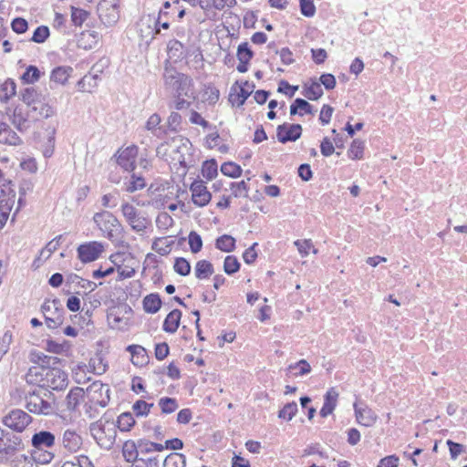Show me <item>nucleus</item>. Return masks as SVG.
<instances>
[{"label": "nucleus", "instance_id": "nucleus-23", "mask_svg": "<svg viewBox=\"0 0 467 467\" xmlns=\"http://www.w3.org/2000/svg\"><path fill=\"white\" fill-rule=\"evenodd\" d=\"M240 91L234 95L230 94L229 100L233 104H236L237 106H242L248 99V97L253 93L254 85L252 82L244 81L240 85Z\"/></svg>", "mask_w": 467, "mask_h": 467}, {"label": "nucleus", "instance_id": "nucleus-64", "mask_svg": "<svg viewBox=\"0 0 467 467\" xmlns=\"http://www.w3.org/2000/svg\"><path fill=\"white\" fill-rule=\"evenodd\" d=\"M12 342V334L10 331H5L0 338V360L3 356L7 353L9 346Z\"/></svg>", "mask_w": 467, "mask_h": 467}, {"label": "nucleus", "instance_id": "nucleus-1", "mask_svg": "<svg viewBox=\"0 0 467 467\" xmlns=\"http://www.w3.org/2000/svg\"><path fill=\"white\" fill-rule=\"evenodd\" d=\"M26 379L29 384L54 390L64 389L68 383L67 373L56 367L50 368L31 367L26 375Z\"/></svg>", "mask_w": 467, "mask_h": 467}, {"label": "nucleus", "instance_id": "nucleus-4", "mask_svg": "<svg viewBox=\"0 0 467 467\" xmlns=\"http://www.w3.org/2000/svg\"><path fill=\"white\" fill-rule=\"evenodd\" d=\"M89 431L91 436L100 448L105 450L112 448L117 435L114 421L100 419L99 420L91 423Z\"/></svg>", "mask_w": 467, "mask_h": 467}, {"label": "nucleus", "instance_id": "nucleus-61", "mask_svg": "<svg viewBox=\"0 0 467 467\" xmlns=\"http://www.w3.org/2000/svg\"><path fill=\"white\" fill-rule=\"evenodd\" d=\"M300 11L303 16L312 17L316 14V6L313 0H300Z\"/></svg>", "mask_w": 467, "mask_h": 467}, {"label": "nucleus", "instance_id": "nucleus-49", "mask_svg": "<svg viewBox=\"0 0 467 467\" xmlns=\"http://www.w3.org/2000/svg\"><path fill=\"white\" fill-rule=\"evenodd\" d=\"M173 223L172 217L166 212L160 213L156 218V226L161 230H168Z\"/></svg>", "mask_w": 467, "mask_h": 467}, {"label": "nucleus", "instance_id": "nucleus-48", "mask_svg": "<svg viewBox=\"0 0 467 467\" xmlns=\"http://www.w3.org/2000/svg\"><path fill=\"white\" fill-rule=\"evenodd\" d=\"M221 171L223 174L232 178H237L242 174L241 167L234 162H224L221 166Z\"/></svg>", "mask_w": 467, "mask_h": 467}, {"label": "nucleus", "instance_id": "nucleus-43", "mask_svg": "<svg viewBox=\"0 0 467 467\" xmlns=\"http://www.w3.org/2000/svg\"><path fill=\"white\" fill-rule=\"evenodd\" d=\"M217 163L214 160L206 161L202 164V174L208 181L217 176Z\"/></svg>", "mask_w": 467, "mask_h": 467}, {"label": "nucleus", "instance_id": "nucleus-35", "mask_svg": "<svg viewBox=\"0 0 467 467\" xmlns=\"http://www.w3.org/2000/svg\"><path fill=\"white\" fill-rule=\"evenodd\" d=\"M215 245L217 249L229 253L235 248V239L229 234H223L217 238Z\"/></svg>", "mask_w": 467, "mask_h": 467}, {"label": "nucleus", "instance_id": "nucleus-3", "mask_svg": "<svg viewBox=\"0 0 467 467\" xmlns=\"http://www.w3.org/2000/svg\"><path fill=\"white\" fill-rule=\"evenodd\" d=\"M163 78L166 88L173 92L176 97L195 98L192 80L189 77L173 69H166Z\"/></svg>", "mask_w": 467, "mask_h": 467}, {"label": "nucleus", "instance_id": "nucleus-25", "mask_svg": "<svg viewBox=\"0 0 467 467\" xmlns=\"http://www.w3.org/2000/svg\"><path fill=\"white\" fill-rule=\"evenodd\" d=\"M27 113L25 114L20 108H16L12 116L13 125L21 132L26 131L30 128V120Z\"/></svg>", "mask_w": 467, "mask_h": 467}, {"label": "nucleus", "instance_id": "nucleus-31", "mask_svg": "<svg viewBox=\"0 0 467 467\" xmlns=\"http://www.w3.org/2000/svg\"><path fill=\"white\" fill-rule=\"evenodd\" d=\"M161 306V300L158 294H150L143 299V309L146 313L155 314Z\"/></svg>", "mask_w": 467, "mask_h": 467}, {"label": "nucleus", "instance_id": "nucleus-56", "mask_svg": "<svg viewBox=\"0 0 467 467\" xmlns=\"http://www.w3.org/2000/svg\"><path fill=\"white\" fill-rule=\"evenodd\" d=\"M188 239H189V245H190V249H191L192 253L197 254L198 252H200L202 250V240L199 234H197L194 231H192L189 234Z\"/></svg>", "mask_w": 467, "mask_h": 467}, {"label": "nucleus", "instance_id": "nucleus-18", "mask_svg": "<svg viewBox=\"0 0 467 467\" xmlns=\"http://www.w3.org/2000/svg\"><path fill=\"white\" fill-rule=\"evenodd\" d=\"M56 114V109L53 106L41 99L35 104L30 109L27 110V115L35 120H41L48 119Z\"/></svg>", "mask_w": 467, "mask_h": 467}, {"label": "nucleus", "instance_id": "nucleus-38", "mask_svg": "<svg viewBox=\"0 0 467 467\" xmlns=\"http://www.w3.org/2000/svg\"><path fill=\"white\" fill-rule=\"evenodd\" d=\"M125 191L128 192H134L136 191L141 190L146 186L145 180L141 176H137L136 174H132L130 179L124 183Z\"/></svg>", "mask_w": 467, "mask_h": 467}, {"label": "nucleus", "instance_id": "nucleus-21", "mask_svg": "<svg viewBox=\"0 0 467 467\" xmlns=\"http://www.w3.org/2000/svg\"><path fill=\"white\" fill-rule=\"evenodd\" d=\"M338 396L339 394L335 388H330L327 391L324 397L323 407L321 408L319 412L323 418L327 417L334 411L337 404Z\"/></svg>", "mask_w": 467, "mask_h": 467}, {"label": "nucleus", "instance_id": "nucleus-58", "mask_svg": "<svg viewBox=\"0 0 467 467\" xmlns=\"http://www.w3.org/2000/svg\"><path fill=\"white\" fill-rule=\"evenodd\" d=\"M97 75L85 76L78 81V85L82 91L91 92V88L97 86Z\"/></svg>", "mask_w": 467, "mask_h": 467}, {"label": "nucleus", "instance_id": "nucleus-60", "mask_svg": "<svg viewBox=\"0 0 467 467\" xmlns=\"http://www.w3.org/2000/svg\"><path fill=\"white\" fill-rule=\"evenodd\" d=\"M294 244L302 257H306L311 248H313V243L310 239L296 240L294 242Z\"/></svg>", "mask_w": 467, "mask_h": 467}, {"label": "nucleus", "instance_id": "nucleus-26", "mask_svg": "<svg viewBox=\"0 0 467 467\" xmlns=\"http://www.w3.org/2000/svg\"><path fill=\"white\" fill-rule=\"evenodd\" d=\"M127 351L131 355V362L135 366H143L147 363L148 356L146 349L140 345H130L127 347Z\"/></svg>", "mask_w": 467, "mask_h": 467}, {"label": "nucleus", "instance_id": "nucleus-46", "mask_svg": "<svg viewBox=\"0 0 467 467\" xmlns=\"http://www.w3.org/2000/svg\"><path fill=\"white\" fill-rule=\"evenodd\" d=\"M364 142L358 140H353L348 150V155L352 160H360L363 157Z\"/></svg>", "mask_w": 467, "mask_h": 467}, {"label": "nucleus", "instance_id": "nucleus-11", "mask_svg": "<svg viewBox=\"0 0 467 467\" xmlns=\"http://www.w3.org/2000/svg\"><path fill=\"white\" fill-rule=\"evenodd\" d=\"M32 422V417L22 410H13L3 419L9 429L22 432Z\"/></svg>", "mask_w": 467, "mask_h": 467}, {"label": "nucleus", "instance_id": "nucleus-27", "mask_svg": "<svg viewBox=\"0 0 467 467\" xmlns=\"http://www.w3.org/2000/svg\"><path fill=\"white\" fill-rule=\"evenodd\" d=\"M182 312L180 310L174 309L170 312L163 322V330L168 333H174L179 327Z\"/></svg>", "mask_w": 467, "mask_h": 467}, {"label": "nucleus", "instance_id": "nucleus-32", "mask_svg": "<svg viewBox=\"0 0 467 467\" xmlns=\"http://www.w3.org/2000/svg\"><path fill=\"white\" fill-rule=\"evenodd\" d=\"M161 123V117L154 113L152 114L147 120L145 128L150 131L154 136L158 138H162L165 130L164 129L160 126Z\"/></svg>", "mask_w": 467, "mask_h": 467}, {"label": "nucleus", "instance_id": "nucleus-63", "mask_svg": "<svg viewBox=\"0 0 467 467\" xmlns=\"http://www.w3.org/2000/svg\"><path fill=\"white\" fill-rule=\"evenodd\" d=\"M48 36H49L48 27L45 26H40L35 30L31 40L36 43H43L46 41V39L48 37Z\"/></svg>", "mask_w": 467, "mask_h": 467}, {"label": "nucleus", "instance_id": "nucleus-55", "mask_svg": "<svg viewBox=\"0 0 467 467\" xmlns=\"http://www.w3.org/2000/svg\"><path fill=\"white\" fill-rule=\"evenodd\" d=\"M297 412V404L296 402H290L284 406L279 411L278 417L285 420H291Z\"/></svg>", "mask_w": 467, "mask_h": 467}, {"label": "nucleus", "instance_id": "nucleus-29", "mask_svg": "<svg viewBox=\"0 0 467 467\" xmlns=\"http://www.w3.org/2000/svg\"><path fill=\"white\" fill-rule=\"evenodd\" d=\"M85 392L82 388L76 387L72 389L66 398L67 408L69 410H75L84 398Z\"/></svg>", "mask_w": 467, "mask_h": 467}, {"label": "nucleus", "instance_id": "nucleus-7", "mask_svg": "<svg viewBox=\"0 0 467 467\" xmlns=\"http://www.w3.org/2000/svg\"><path fill=\"white\" fill-rule=\"evenodd\" d=\"M120 211L126 223L137 233H144L151 223L145 213L138 211L128 202H122Z\"/></svg>", "mask_w": 467, "mask_h": 467}, {"label": "nucleus", "instance_id": "nucleus-20", "mask_svg": "<svg viewBox=\"0 0 467 467\" xmlns=\"http://www.w3.org/2000/svg\"><path fill=\"white\" fill-rule=\"evenodd\" d=\"M168 12L164 10H160L159 16L157 18L149 16L145 20H142V25L147 24L149 28H151V26H153V28L151 29V38H154L155 36L159 35L161 33V28L168 29L170 27L169 21H162V16H167Z\"/></svg>", "mask_w": 467, "mask_h": 467}, {"label": "nucleus", "instance_id": "nucleus-37", "mask_svg": "<svg viewBox=\"0 0 467 467\" xmlns=\"http://www.w3.org/2000/svg\"><path fill=\"white\" fill-rule=\"evenodd\" d=\"M287 370L293 372L295 377L304 376L311 372V366L306 359H300L298 362L290 364Z\"/></svg>", "mask_w": 467, "mask_h": 467}, {"label": "nucleus", "instance_id": "nucleus-42", "mask_svg": "<svg viewBox=\"0 0 467 467\" xmlns=\"http://www.w3.org/2000/svg\"><path fill=\"white\" fill-rule=\"evenodd\" d=\"M185 457L180 453H171L163 462V467H185Z\"/></svg>", "mask_w": 467, "mask_h": 467}, {"label": "nucleus", "instance_id": "nucleus-12", "mask_svg": "<svg viewBox=\"0 0 467 467\" xmlns=\"http://www.w3.org/2000/svg\"><path fill=\"white\" fill-rule=\"evenodd\" d=\"M104 251V244L97 241L82 244L77 249L78 257L84 264L96 261L100 257Z\"/></svg>", "mask_w": 467, "mask_h": 467}, {"label": "nucleus", "instance_id": "nucleus-14", "mask_svg": "<svg viewBox=\"0 0 467 467\" xmlns=\"http://www.w3.org/2000/svg\"><path fill=\"white\" fill-rule=\"evenodd\" d=\"M302 134V126L300 124L284 123L276 129V137L281 143L296 141Z\"/></svg>", "mask_w": 467, "mask_h": 467}, {"label": "nucleus", "instance_id": "nucleus-2", "mask_svg": "<svg viewBox=\"0 0 467 467\" xmlns=\"http://www.w3.org/2000/svg\"><path fill=\"white\" fill-rule=\"evenodd\" d=\"M26 408L34 414L52 415L56 411L54 396L47 389L29 393L26 397Z\"/></svg>", "mask_w": 467, "mask_h": 467}, {"label": "nucleus", "instance_id": "nucleus-10", "mask_svg": "<svg viewBox=\"0 0 467 467\" xmlns=\"http://www.w3.org/2000/svg\"><path fill=\"white\" fill-rule=\"evenodd\" d=\"M109 388L107 384L100 381H94L86 390L88 400L100 407H106L110 400Z\"/></svg>", "mask_w": 467, "mask_h": 467}, {"label": "nucleus", "instance_id": "nucleus-17", "mask_svg": "<svg viewBox=\"0 0 467 467\" xmlns=\"http://www.w3.org/2000/svg\"><path fill=\"white\" fill-rule=\"evenodd\" d=\"M15 192L6 193L4 191L0 195V230H2L9 217L12 208L15 204Z\"/></svg>", "mask_w": 467, "mask_h": 467}, {"label": "nucleus", "instance_id": "nucleus-45", "mask_svg": "<svg viewBox=\"0 0 467 467\" xmlns=\"http://www.w3.org/2000/svg\"><path fill=\"white\" fill-rule=\"evenodd\" d=\"M41 76L40 70L35 66L27 67L26 72L22 75V80L26 84H34L39 80Z\"/></svg>", "mask_w": 467, "mask_h": 467}, {"label": "nucleus", "instance_id": "nucleus-16", "mask_svg": "<svg viewBox=\"0 0 467 467\" xmlns=\"http://www.w3.org/2000/svg\"><path fill=\"white\" fill-rule=\"evenodd\" d=\"M354 410L357 421L365 426H373L378 419L375 411L364 403H354Z\"/></svg>", "mask_w": 467, "mask_h": 467}, {"label": "nucleus", "instance_id": "nucleus-24", "mask_svg": "<svg viewBox=\"0 0 467 467\" xmlns=\"http://www.w3.org/2000/svg\"><path fill=\"white\" fill-rule=\"evenodd\" d=\"M0 143L17 146L22 140L8 125L3 123L0 125Z\"/></svg>", "mask_w": 467, "mask_h": 467}, {"label": "nucleus", "instance_id": "nucleus-8", "mask_svg": "<svg viewBox=\"0 0 467 467\" xmlns=\"http://www.w3.org/2000/svg\"><path fill=\"white\" fill-rule=\"evenodd\" d=\"M119 0H100L98 14L100 21L107 26H114L119 19Z\"/></svg>", "mask_w": 467, "mask_h": 467}, {"label": "nucleus", "instance_id": "nucleus-22", "mask_svg": "<svg viewBox=\"0 0 467 467\" xmlns=\"http://www.w3.org/2000/svg\"><path fill=\"white\" fill-rule=\"evenodd\" d=\"M30 361L36 364L34 367L50 368L52 366L58 363V358L35 350L30 353Z\"/></svg>", "mask_w": 467, "mask_h": 467}, {"label": "nucleus", "instance_id": "nucleus-13", "mask_svg": "<svg viewBox=\"0 0 467 467\" xmlns=\"http://www.w3.org/2000/svg\"><path fill=\"white\" fill-rule=\"evenodd\" d=\"M192 201L198 207H204L211 199L212 193L208 191L203 181L195 180L190 186Z\"/></svg>", "mask_w": 467, "mask_h": 467}, {"label": "nucleus", "instance_id": "nucleus-33", "mask_svg": "<svg viewBox=\"0 0 467 467\" xmlns=\"http://www.w3.org/2000/svg\"><path fill=\"white\" fill-rule=\"evenodd\" d=\"M194 274L198 279H206L213 274V266L207 260H200L195 265Z\"/></svg>", "mask_w": 467, "mask_h": 467}, {"label": "nucleus", "instance_id": "nucleus-6", "mask_svg": "<svg viewBox=\"0 0 467 467\" xmlns=\"http://www.w3.org/2000/svg\"><path fill=\"white\" fill-rule=\"evenodd\" d=\"M93 222L102 232V234L109 240L116 238L121 230V224L118 218L108 211H101L93 215Z\"/></svg>", "mask_w": 467, "mask_h": 467}, {"label": "nucleus", "instance_id": "nucleus-52", "mask_svg": "<svg viewBox=\"0 0 467 467\" xmlns=\"http://www.w3.org/2000/svg\"><path fill=\"white\" fill-rule=\"evenodd\" d=\"M88 12L76 7H71V20L77 26H80L88 17Z\"/></svg>", "mask_w": 467, "mask_h": 467}, {"label": "nucleus", "instance_id": "nucleus-54", "mask_svg": "<svg viewBox=\"0 0 467 467\" xmlns=\"http://www.w3.org/2000/svg\"><path fill=\"white\" fill-rule=\"evenodd\" d=\"M167 48L170 57L180 58L183 54V45L176 39L170 40Z\"/></svg>", "mask_w": 467, "mask_h": 467}, {"label": "nucleus", "instance_id": "nucleus-51", "mask_svg": "<svg viewBox=\"0 0 467 467\" xmlns=\"http://www.w3.org/2000/svg\"><path fill=\"white\" fill-rule=\"evenodd\" d=\"M152 407L153 403H147L146 401L140 400L133 404L132 410L136 416L142 417L147 416Z\"/></svg>", "mask_w": 467, "mask_h": 467}, {"label": "nucleus", "instance_id": "nucleus-50", "mask_svg": "<svg viewBox=\"0 0 467 467\" xmlns=\"http://www.w3.org/2000/svg\"><path fill=\"white\" fill-rule=\"evenodd\" d=\"M61 235H59L58 237L53 239L52 241H50L46 246L45 248H43L41 251H40V255H39V258H44L45 260L48 259L51 254L58 248L59 246V243H60V239H61Z\"/></svg>", "mask_w": 467, "mask_h": 467}, {"label": "nucleus", "instance_id": "nucleus-40", "mask_svg": "<svg viewBox=\"0 0 467 467\" xmlns=\"http://www.w3.org/2000/svg\"><path fill=\"white\" fill-rule=\"evenodd\" d=\"M16 85L14 80H5L0 88V99L1 100L7 101L10 98L16 95Z\"/></svg>", "mask_w": 467, "mask_h": 467}, {"label": "nucleus", "instance_id": "nucleus-62", "mask_svg": "<svg viewBox=\"0 0 467 467\" xmlns=\"http://www.w3.org/2000/svg\"><path fill=\"white\" fill-rule=\"evenodd\" d=\"M446 444L449 447L451 458L453 460L465 451V447L462 444L454 442L451 440H447Z\"/></svg>", "mask_w": 467, "mask_h": 467}, {"label": "nucleus", "instance_id": "nucleus-47", "mask_svg": "<svg viewBox=\"0 0 467 467\" xmlns=\"http://www.w3.org/2000/svg\"><path fill=\"white\" fill-rule=\"evenodd\" d=\"M173 268L178 275L182 276H186L191 273V265L189 261L183 257H178L175 259Z\"/></svg>", "mask_w": 467, "mask_h": 467}, {"label": "nucleus", "instance_id": "nucleus-15", "mask_svg": "<svg viewBox=\"0 0 467 467\" xmlns=\"http://www.w3.org/2000/svg\"><path fill=\"white\" fill-rule=\"evenodd\" d=\"M138 150V147L135 145L119 150L117 156L118 164L127 171H133Z\"/></svg>", "mask_w": 467, "mask_h": 467}, {"label": "nucleus", "instance_id": "nucleus-36", "mask_svg": "<svg viewBox=\"0 0 467 467\" xmlns=\"http://www.w3.org/2000/svg\"><path fill=\"white\" fill-rule=\"evenodd\" d=\"M21 99L30 109L35 104L40 100V95L34 88H26L21 93Z\"/></svg>", "mask_w": 467, "mask_h": 467}, {"label": "nucleus", "instance_id": "nucleus-59", "mask_svg": "<svg viewBox=\"0 0 467 467\" xmlns=\"http://www.w3.org/2000/svg\"><path fill=\"white\" fill-rule=\"evenodd\" d=\"M89 367L92 368L93 372L97 375L104 374L108 368V365L104 362L103 358L100 357L91 358L89 361Z\"/></svg>", "mask_w": 467, "mask_h": 467}, {"label": "nucleus", "instance_id": "nucleus-9", "mask_svg": "<svg viewBox=\"0 0 467 467\" xmlns=\"http://www.w3.org/2000/svg\"><path fill=\"white\" fill-rule=\"evenodd\" d=\"M41 311L49 328H56L63 324V308L60 307L59 300H46L41 306Z\"/></svg>", "mask_w": 467, "mask_h": 467}, {"label": "nucleus", "instance_id": "nucleus-44", "mask_svg": "<svg viewBox=\"0 0 467 467\" xmlns=\"http://www.w3.org/2000/svg\"><path fill=\"white\" fill-rule=\"evenodd\" d=\"M159 406H160L162 413H165V414L172 413L179 407L176 399L169 398V397H164V398L160 399Z\"/></svg>", "mask_w": 467, "mask_h": 467}, {"label": "nucleus", "instance_id": "nucleus-5", "mask_svg": "<svg viewBox=\"0 0 467 467\" xmlns=\"http://www.w3.org/2000/svg\"><path fill=\"white\" fill-rule=\"evenodd\" d=\"M57 444V437L54 432L49 431L41 430L36 431L31 437V446L41 451L42 462L49 463L55 458V453L52 451Z\"/></svg>", "mask_w": 467, "mask_h": 467}, {"label": "nucleus", "instance_id": "nucleus-57", "mask_svg": "<svg viewBox=\"0 0 467 467\" xmlns=\"http://www.w3.org/2000/svg\"><path fill=\"white\" fill-rule=\"evenodd\" d=\"M253 57V51L248 47L247 43H242L237 48V58L239 62L248 63Z\"/></svg>", "mask_w": 467, "mask_h": 467}, {"label": "nucleus", "instance_id": "nucleus-34", "mask_svg": "<svg viewBox=\"0 0 467 467\" xmlns=\"http://www.w3.org/2000/svg\"><path fill=\"white\" fill-rule=\"evenodd\" d=\"M139 446L133 441H127L122 447V455L128 462H134L139 454Z\"/></svg>", "mask_w": 467, "mask_h": 467}, {"label": "nucleus", "instance_id": "nucleus-28", "mask_svg": "<svg viewBox=\"0 0 467 467\" xmlns=\"http://www.w3.org/2000/svg\"><path fill=\"white\" fill-rule=\"evenodd\" d=\"M72 71L73 68L70 67H57L52 70L50 75V81L57 84L65 85Z\"/></svg>", "mask_w": 467, "mask_h": 467}, {"label": "nucleus", "instance_id": "nucleus-53", "mask_svg": "<svg viewBox=\"0 0 467 467\" xmlns=\"http://www.w3.org/2000/svg\"><path fill=\"white\" fill-rule=\"evenodd\" d=\"M240 268V263L238 259L234 255H228L224 259L223 270L227 275H233L236 273Z\"/></svg>", "mask_w": 467, "mask_h": 467}, {"label": "nucleus", "instance_id": "nucleus-30", "mask_svg": "<svg viewBox=\"0 0 467 467\" xmlns=\"http://www.w3.org/2000/svg\"><path fill=\"white\" fill-rule=\"evenodd\" d=\"M303 95L309 100H317L323 95L321 84L316 80H311L305 84Z\"/></svg>", "mask_w": 467, "mask_h": 467}, {"label": "nucleus", "instance_id": "nucleus-19", "mask_svg": "<svg viewBox=\"0 0 467 467\" xmlns=\"http://www.w3.org/2000/svg\"><path fill=\"white\" fill-rule=\"evenodd\" d=\"M62 445L69 452H77L82 446V438L77 431L67 429L63 433Z\"/></svg>", "mask_w": 467, "mask_h": 467}, {"label": "nucleus", "instance_id": "nucleus-41", "mask_svg": "<svg viewBox=\"0 0 467 467\" xmlns=\"http://www.w3.org/2000/svg\"><path fill=\"white\" fill-rule=\"evenodd\" d=\"M117 424L121 431H129L135 424V420L130 412H124L119 416Z\"/></svg>", "mask_w": 467, "mask_h": 467}, {"label": "nucleus", "instance_id": "nucleus-39", "mask_svg": "<svg viewBox=\"0 0 467 467\" xmlns=\"http://www.w3.org/2000/svg\"><path fill=\"white\" fill-rule=\"evenodd\" d=\"M163 238H155L151 249L154 250L156 253H158L161 255H167L171 251V246L173 244L172 241H165V244L163 243Z\"/></svg>", "mask_w": 467, "mask_h": 467}]
</instances>
